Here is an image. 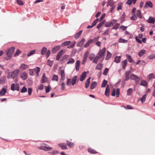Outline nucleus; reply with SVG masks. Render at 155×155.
I'll list each match as a JSON object with an SVG mask.
<instances>
[{"instance_id": "7c9ffc66", "label": "nucleus", "mask_w": 155, "mask_h": 155, "mask_svg": "<svg viewBox=\"0 0 155 155\" xmlns=\"http://www.w3.org/2000/svg\"><path fill=\"white\" fill-rule=\"evenodd\" d=\"M120 56L116 57L115 58L114 61L117 63H119L120 60Z\"/></svg>"}, {"instance_id": "9d476101", "label": "nucleus", "mask_w": 155, "mask_h": 155, "mask_svg": "<svg viewBox=\"0 0 155 155\" xmlns=\"http://www.w3.org/2000/svg\"><path fill=\"white\" fill-rule=\"evenodd\" d=\"M148 6H149L150 8L153 7V4L152 2L151 1H147L146 3L144 5V8H148Z\"/></svg>"}, {"instance_id": "e433bc0d", "label": "nucleus", "mask_w": 155, "mask_h": 155, "mask_svg": "<svg viewBox=\"0 0 155 155\" xmlns=\"http://www.w3.org/2000/svg\"><path fill=\"white\" fill-rule=\"evenodd\" d=\"M96 82H94L92 83L90 86V88L91 89H94L96 85Z\"/></svg>"}, {"instance_id": "6e6552de", "label": "nucleus", "mask_w": 155, "mask_h": 155, "mask_svg": "<svg viewBox=\"0 0 155 155\" xmlns=\"http://www.w3.org/2000/svg\"><path fill=\"white\" fill-rule=\"evenodd\" d=\"M38 149L43 150L45 151L50 150L52 149V148L51 147L46 146H41L39 147Z\"/></svg>"}, {"instance_id": "9b49d317", "label": "nucleus", "mask_w": 155, "mask_h": 155, "mask_svg": "<svg viewBox=\"0 0 155 155\" xmlns=\"http://www.w3.org/2000/svg\"><path fill=\"white\" fill-rule=\"evenodd\" d=\"M131 73L130 71H127L125 73V81H128L129 79V76Z\"/></svg>"}, {"instance_id": "13d9d810", "label": "nucleus", "mask_w": 155, "mask_h": 155, "mask_svg": "<svg viewBox=\"0 0 155 155\" xmlns=\"http://www.w3.org/2000/svg\"><path fill=\"white\" fill-rule=\"evenodd\" d=\"M75 44L76 42L75 41H74L73 42L72 44L71 45L68 46L67 48H72L74 47Z\"/></svg>"}, {"instance_id": "c756f323", "label": "nucleus", "mask_w": 155, "mask_h": 155, "mask_svg": "<svg viewBox=\"0 0 155 155\" xmlns=\"http://www.w3.org/2000/svg\"><path fill=\"white\" fill-rule=\"evenodd\" d=\"M122 63L123 68L125 69L127 64V60H125L122 61Z\"/></svg>"}, {"instance_id": "e2e57ef3", "label": "nucleus", "mask_w": 155, "mask_h": 155, "mask_svg": "<svg viewBox=\"0 0 155 155\" xmlns=\"http://www.w3.org/2000/svg\"><path fill=\"white\" fill-rule=\"evenodd\" d=\"M17 3L20 5H24L23 2L21 0H17Z\"/></svg>"}, {"instance_id": "a19ab883", "label": "nucleus", "mask_w": 155, "mask_h": 155, "mask_svg": "<svg viewBox=\"0 0 155 155\" xmlns=\"http://www.w3.org/2000/svg\"><path fill=\"white\" fill-rule=\"evenodd\" d=\"M133 91V89L132 88H129L127 91V94L128 96L130 95Z\"/></svg>"}, {"instance_id": "603ef678", "label": "nucleus", "mask_w": 155, "mask_h": 155, "mask_svg": "<svg viewBox=\"0 0 155 155\" xmlns=\"http://www.w3.org/2000/svg\"><path fill=\"white\" fill-rule=\"evenodd\" d=\"M116 20H113L111 22H110L109 23V24H107V27L108 26H112L113 25V24L115 23V22H116Z\"/></svg>"}, {"instance_id": "ea45409f", "label": "nucleus", "mask_w": 155, "mask_h": 155, "mask_svg": "<svg viewBox=\"0 0 155 155\" xmlns=\"http://www.w3.org/2000/svg\"><path fill=\"white\" fill-rule=\"evenodd\" d=\"M127 40H125L122 38H120L118 41V42L119 43H127Z\"/></svg>"}, {"instance_id": "ddd939ff", "label": "nucleus", "mask_w": 155, "mask_h": 155, "mask_svg": "<svg viewBox=\"0 0 155 155\" xmlns=\"http://www.w3.org/2000/svg\"><path fill=\"white\" fill-rule=\"evenodd\" d=\"M6 92L7 89L4 87L2 88L0 92V96H3L4 95Z\"/></svg>"}, {"instance_id": "774afa93", "label": "nucleus", "mask_w": 155, "mask_h": 155, "mask_svg": "<svg viewBox=\"0 0 155 155\" xmlns=\"http://www.w3.org/2000/svg\"><path fill=\"white\" fill-rule=\"evenodd\" d=\"M71 79H68L67 80L66 84L67 86H70L71 85Z\"/></svg>"}, {"instance_id": "bb28decb", "label": "nucleus", "mask_w": 155, "mask_h": 155, "mask_svg": "<svg viewBox=\"0 0 155 155\" xmlns=\"http://www.w3.org/2000/svg\"><path fill=\"white\" fill-rule=\"evenodd\" d=\"M90 79V77H89L86 80L85 85V87L86 88H87L89 86Z\"/></svg>"}, {"instance_id": "69168bd1", "label": "nucleus", "mask_w": 155, "mask_h": 155, "mask_svg": "<svg viewBox=\"0 0 155 155\" xmlns=\"http://www.w3.org/2000/svg\"><path fill=\"white\" fill-rule=\"evenodd\" d=\"M137 17L135 15H133L132 17H130L131 19L133 20H136L137 19Z\"/></svg>"}, {"instance_id": "0eeeda50", "label": "nucleus", "mask_w": 155, "mask_h": 155, "mask_svg": "<svg viewBox=\"0 0 155 155\" xmlns=\"http://www.w3.org/2000/svg\"><path fill=\"white\" fill-rule=\"evenodd\" d=\"M89 53V52L88 51H85V53L84 54V57L82 62V64H84L85 62L87 59L88 57V54Z\"/></svg>"}, {"instance_id": "f257e3e1", "label": "nucleus", "mask_w": 155, "mask_h": 155, "mask_svg": "<svg viewBox=\"0 0 155 155\" xmlns=\"http://www.w3.org/2000/svg\"><path fill=\"white\" fill-rule=\"evenodd\" d=\"M20 71L19 69H16L13 72H9L7 75V78L10 79L12 78L13 79L16 78L20 72Z\"/></svg>"}, {"instance_id": "6e6d98bb", "label": "nucleus", "mask_w": 155, "mask_h": 155, "mask_svg": "<svg viewBox=\"0 0 155 155\" xmlns=\"http://www.w3.org/2000/svg\"><path fill=\"white\" fill-rule=\"evenodd\" d=\"M127 57L129 62L130 63L132 62L133 61V60L132 59L131 56L130 55H127Z\"/></svg>"}, {"instance_id": "393cba45", "label": "nucleus", "mask_w": 155, "mask_h": 155, "mask_svg": "<svg viewBox=\"0 0 155 155\" xmlns=\"http://www.w3.org/2000/svg\"><path fill=\"white\" fill-rule=\"evenodd\" d=\"M88 151L90 153L92 154H96L97 153L95 150L92 149L91 148H88Z\"/></svg>"}, {"instance_id": "c03bdc74", "label": "nucleus", "mask_w": 155, "mask_h": 155, "mask_svg": "<svg viewBox=\"0 0 155 155\" xmlns=\"http://www.w3.org/2000/svg\"><path fill=\"white\" fill-rule=\"evenodd\" d=\"M58 75L54 74L52 80L58 81Z\"/></svg>"}, {"instance_id": "f8f14e48", "label": "nucleus", "mask_w": 155, "mask_h": 155, "mask_svg": "<svg viewBox=\"0 0 155 155\" xmlns=\"http://www.w3.org/2000/svg\"><path fill=\"white\" fill-rule=\"evenodd\" d=\"M147 21L149 23L153 24L155 21V19L153 17H150Z\"/></svg>"}, {"instance_id": "2f4dec72", "label": "nucleus", "mask_w": 155, "mask_h": 155, "mask_svg": "<svg viewBox=\"0 0 155 155\" xmlns=\"http://www.w3.org/2000/svg\"><path fill=\"white\" fill-rule=\"evenodd\" d=\"M59 146L61 148L62 150H66L67 148V146L65 145H64L62 143H59Z\"/></svg>"}, {"instance_id": "0e129e2a", "label": "nucleus", "mask_w": 155, "mask_h": 155, "mask_svg": "<svg viewBox=\"0 0 155 155\" xmlns=\"http://www.w3.org/2000/svg\"><path fill=\"white\" fill-rule=\"evenodd\" d=\"M155 58V54H152L150 55L149 56V58L150 59H152Z\"/></svg>"}, {"instance_id": "5701e85b", "label": "nucleus", "mask_w": 155, "mask_h": 155, "mask_svg": "<svg viewBox=\"0 0 155 155\" xmlns=\"http://www.w3.org/2000/svg\"><path fill=\"white\" fill-rule=\"evenodd\" d=\"M60 48V46H58L54 47L52 50V52L53 53L56 52L58 50H59Z\"/></svg>"}, {"instance_id": "c85d7f7f", "label": "nucleus", "mask_w": 155, "mask_h": 155, "mask_svg": "<svg viewBox=\"0 0 155 155\" xmlns=\"http://www.w3.org/2000/svg\"><path fill=\"white\" fill-rule=\"evenodd\" d=\"M147 83L146 81L144 80H142L140 83V85L142 86H147Z\"/></svg>"}, {"instance_id": "412c9836", "label": "nucleus", "mask_w": 155, "mask_h": 155, "mask_svg": "<svg viewBox=\"0 0 155 155\" xmlns=\"http://www.w3.org/2000/svg\"><path fill=\"white\" fill-rule=\"evenodd\" d=\"M67 144L68 146H69L70 148H73L74 146V143L70 141L69 140H67L66 141Z\"/></svg>"}, {"instance_id": "49530a36", "label": "nucleus", "mask_w": 155, "mask_h": 155, "mask_svg": "<svg viewBox=\"0 0 155 155\" xmlns=\"http://www.w3.org/2000/svg\"><path fill=\"white\" fill-rule=\"evenodd\" d=\"M107 85V81L106 80H104L103 81L102 85L101 87H105V86Z\"/></svg>"}, {"instance_id": "4d7b16f0", "label": "nucleus", "mask_w": 155, "mask_h": 155, "mask_svg": "<svg viewBox=\"0 0 155 155\" xmlns=\"http://www.w3.org/2000/svg\"><path fill=\"white\" fill-rule=\"evenodd\" d=\"M102 68V65L101 64H98L97 65V66H96V69L100 70Z\"/></svg>"}, {"instance_id": "5fc2aeb1", "label": "nucleus", "mask_w": 155, "mask_h": 155, "mask_svg": "<svg viewBox=\"0 0 155 155\" xmlns=\"http://www.w3.org/2000/svg\"><path fill=\"white\" fill-rule=\"evenodd\" d=\"M45 92L46 93H48L51 90V88L49 85L47 87H45Z\"/></svg>"}, {"instance_id": "680f3d73", "label": "nucleus", "mask_w": 155, "mask_h": 155, "mask_svg": "<svg viewBox=\"0 0 155 155\" xmlns=\"http://www.w3.org/2000/svg\"><path fill=\"white\" fill-rule=\"evenodd\" d=\"M116 97H118L119 96L120 94V89L119 88H117L116 89Z\"/></svg>"}, {"instance_id": "338daca9", "label": "nucleus", "mask_w": 155, "mask_h": 155, "mask_svg": "<svg viewBox=\"0 0 155 155\" xmlns=\"http://www.w3.org/2000/svg\"><path fill=\"white\" fill-rule=\"evenodd\" d=\"M119 26V24L118 23H117L113 27V29H117L118 28Z\"/></svg>"}, {"instance_id": "4c0bfd02", "label": "nucleus", "mask_w": 155, "mask_h": 155, "mask_svg": "<svg viewBox=\"0 0 155 155\" xmlns=\"http://www.w3.org/2000/svg\"><path fill=\"white\" fill-rule=\"evenodd\" d=\"M71 41H66L63 43L61 44L62 46H64L68 45L70 43Z\"/></svg>"}, {"instance_id": "f3484780", "label": "nucleus", "mask_w": 155, "mask_h": 155, "mask_svg": "<svg viewBox=\"0 0 155 155\" xmlns=\"http://www.w3.org/2000/svg\"><path fill=\"white\" fill-rule=\"evenodd\" d=\"M6 81V79L5 76H4L1 77L0 79V84H3Z\"/></svg>"}, {"instance_id": "c9c22d12", "label": "nucleus", "mask_w": 155, "mask_h": 155, "mask_svg": "<svg viewBox=\"0 0 155 155\" xmlns=\"http://www.w3.org/2000/svg\"><path fill=\"white\" fill-rule=\"evenodd\" d=\"M146 52V51L145 50H142L139 53L138 55L140 57L142 56Z\"/></svg>"}, {"instance_id": "a211bd4d", "label": "nucleus", "mask_w": 155, "mask_h": 155, "mask_svg": "<svg viewBox=\"0 0 155 155\" xmlns=\"http://www.w3.org/2000/svg\"><path fill=\"white\" fill-rule=\"evenodd\" d=\"M86 75V72H84L82 73V74L81 75L80 80L82 81L85 79Z\"/></svg>"}, {"instance_id": "79ce46f5", "label": "nucleus", "mask_w": 155, "mask_h": 155, "mask_svg": "<svg viewBox=\"0 0 155 155\" xmlns=\"http://www.w3.org/2000/svg\"><path fill=\"white\" fill-rule=\"evenodd\" d=\"M48 153L51 154H58L59 152L58 150H54L52 151L49 152Z\"/></svg>"}, {"instance_id": "4468645a", "label": "nucleus", "mask_w": 155, "mask_h": 155, "mask_svg": "<svg viewBox=\"0 0 155 155\" xmlns=\"http://www.w3.org/2000/svg\"><path fill=\"white\" fill-rule=\"evenodd\" d=\"M80 64V61L77 60L76 61V62L75 63V68L76 70L77 71H78L79 70Z\"/></svg>"}, {"instance_id": "72a5a7b5", "label": "nucleus", "mask_w": 155, "mask_h": 155, "mask_svg": "<svg viewBox=\"0 0 155 155\" xmlns=\"http://www.w3.org/2000/svg\"><path fill=\"white\" fill-rule=\"evenodd\" d=\"M147 78L150 80L153 78H155V77L154 76L153 74L152 73L148 75Z\"/></svg>"}, {"instance_id": "6ab92c4d", "label": "nucleus", "mask_w": 155, "mask_h": 155, "mask_svg": "<svg viewBox=\"0 0 155 155\" xmlns=\"http://www.w3.org/2000/svg\"><path fill=\"white\" fill-rule=\"evenodd\" d=\"M93 42V40L92 39H89L84 45V47L86 48L88 47Z\"/></svg>"}, {"instance_id": "37998d69", "label": "nucleus", "mask_w": 155, "mask_h": 155, "mask_svg": "<svg viewBox=\"0 0 155 155\" xmlns=\"http://www.w3.org/2000/svg\"><path fill=\"white\" fill-rule=\"evenodd\" d=\"M47 51V48L45 47L43 48L41 51V54L42 55H44L46 53Z\"/></svg>"}, {"instance_id": "a878e982", "label": "nucleus", "mask_w": 155, "mask_h": 155, "mask_svg": "<svg viewBox=\"0 0 155 155\" xmlns=\"http://www.w3.org/2000/svg\"><path fill=\"white\" fill-rule=\"evenodd\" d=\"M60 83L61 86V89L64 90L65 89V84L63 81H62L61 80L60 81Z\"/></svg>"}, {"instance_id": "052dcab7", "label": "nucleus", "mask_w": 155, "mask_h": 155, "mask_svg": "<svg viewBox=\"0 0 155 155\" xmlns=\"http://www.w3.org/2000/svg\"><path fill=\"white\" fill-rule=\"evenodd\" d=\"M99 20L98 18H97L96 20H95L92 23V25H93V26H94L96 24L97 22Z\"/></svg>"}, {"instance_id": "58836bf2", "label": "nucleus", "mask_w": 155, "mask_h": 155, "mask_svg": "<svg viewBox=\"0 0 155 155\" xmlns=\"http://www.w3.org/2000/svg\"><path fill=\"white\" fill-rule=\"evenodd\" d=\"M137 16L140 18H142V16L141 15V12L139 10H138L137 11Z\"/></svg>"}, {"instance_id": "473e14b6", "label": "nucleus", "mask_w": 155, "mask_h": 155, "mask_svg": "<svg viewBox=\"0 0 155 155\" xmlns=\"http://www.w3.org/2000/svg\"><path fill=\"white\" fill-rule=\"evenodd\" d=\"M147 96V94H146L141 98L140 100L142 103H143L145 101L146 97Z\"/></svg>"}, {"instance_id": "4be33fe9", "label": "nucleus", "mask_w": 155, "mask_h": 155, "mask_svg": "<svg viewBox=\"0 0 155 155\" xmlns=\"http://www.w3.org/2000/svg\"><path fill=\"white\" fill-rule=\"evenodd\" d=\"M83 31L82 30L78 32L74 36V38L76 39H77L79 38L80 36L82 34Z\"/></svg>"}, {"instance_id": "20e7f679", "label": "nucleus", "mask_w": 155, "mask_h": 155, "mask_svg": "<svg viewBox=\"0 0 155 155\" xmlns=\"http://www.w3.org/2000/svg\"><path fill=\"white\" fill-rule=\"evenodd\" d=\"M130 78L132 80H134L137 84H138L139 83L140 81V78L137 75L134 74H132L130 77Z\"/></svg>"}, {"instance_id": "aec40b11", "label": "nucleus", "mask_w": 155, "mask_h": 155, "mask_svg": "<svg viewBox=\"0 0 155 155\" xmlns=\"http://www.w3.org/2000/svg\"><path fill=\"white\" fill-rule=\"evenodd\" d=\"M85 41L84 38H82L81 40L77 44V46L78 47L82 46Z\"/></svg>"}, {"instance_id": "8fccbe9b", "label": "nucleus", "mask_w": 155, "mask_h": 155, "mask_svg": "<svg viewBox=\"0 0 155 155\" xmlns=\"http://www.w3.org/2000/svg\"><path fill=\"white\" fill-rule=\"evenodd\" d=\"M53 61L48 60L47 61V64L50 67H51L53 65Z\"/></svg>"}, {"instance_id": "de8ad7c7", "label": "nucleus", "mask_w": 155, "mask_h": 155, "mask_svg": "<svg viewBox=\"0 0 155 155\" xmlns=\"http://www.w3.org/2000/svg\"><path fill=\"white\" fill-rule=\"evenodd\" d=\"M29 71H30L29 72V74L30 75L33 76L35 74V73H34L35 71H34V69H29Z\"/></svg>"}, {"instance_id": "dca6fc26", "label": "nucleus", "mask_w": 155, "mask_h": 155, "mask_svg": "<svg viewBox=\"0 0 155 155\" xmlns=\"http://www.w3.org/2000/svg\"><path fill=\"white\" fill-rule=\"evenodd\" d=\"M28 67V66L24 64H21L19 68L21 70H25Z\"/></svg>"}, {"instance_id": "b1692460", "label": "nucleus", "mask_w": 155, "mask_h": 155, "mask_svg": "<svg viewBox=\"0 0 155 155\" xmlns=\"http://www.w3.org/2000/svg\"><path fill=\"white\" fill-rule=\"evenodd\" d=\"M77 78V76H74L72 79L71 81V83L73 85H74L75 84L76 82Z\"/></svg>"}, {"instance_id": "3c124183", "label": "nucleus", "mask_w": 155, "mask_h": 155, "mask_svg": "<svg viewBox=\"0 0 155 155\" xmlns=\"http://www.w3.org/2000/svg\"><path fill=\"white\" fill-rule=\"evenodd\" d=\"M104 21H103L98 24L97 26V28L98 29H99L102 26L104 25Z\"/></svg>"}, {"instance_id": "864d4df0", "label": "nucleus", "mask_w": 155, "mask_h": 155, "mask_svg": "<svg viewBox=\"0 0 155 155\" xmlns=\"http://www.w3.org/2000/svg\"><path fill=\"white\" fill-rule=\"evenodd\" d=\"M35 52V51L34 50H33L31 51L29 53H28L27 55L28 57H29L31 55L34 54Z\"/></svg>"}, {"instance_id": "39448f33", "label": "nucleus", "mask_w": 155, "mask_h": 155, "mask_svg": "<svg viewBox=\"0 0 155 155\" xmlns=\"http://www.w3.org/2000/svg\"><path fill=\"white\" fill-rule=\"evenodd\" d=\"M11 89L12 90L14 91L15 90L19 91V86L18 84H12L11 87Z\"/></svg>"}, {"instance_id": "cd10ccee", "label": "nucleus", "mask_w": 155, "mask_h": 155, "mask_svg": "<svg viewBox=\"0 0 155 155\" xmlns=\"http://www.w3.org/2000/svg\"><path fill=\"white\" fill-rule=\"evenodd\" d=\"M47 78L45 76V74L44 73L42 77L41 82L42 83L45 82L47 81Z\"/></svg>"}, {"instance_id": "2eb2a0df", "label": "nucleus", "mask_w": 155, "mask_h": 155, "mask_svg": "<svg viewBox=\"0 0 155 155\" xmlns=\"http://www.w3.org/2000/svg\"><path fill=\"white\" fill-rule=\"evenodd\" d=\"M68 58V56L66 55H64L61 60V62L62 64L65 62L67 60Z\"/></svg>"}, {"instance_id": "09e8293b", "label": "nucleus", "mask_w": 155, "mask_h": 155, "mask_svg": "<svg viewBox=\"0 0 155 155\" xmlns=\"http://www.w3.org/2000/svg\"><path fill=\"white\" fill-rule=\"evenodd\" d=\"M27 88L25 86L23 87L21 90V92L22 93H24L27 91Z\"/></svg>"}, {"instance_id": "1a4fd4ad", "label": "nucleus", "mask_w": 155, "mask_h": 155, "mask_svg": "<svg viewBox=\"0 0 155 155\" xmlns=\"http://www.w3.org/2000/svg\"><path fill=\"white\" fill-rule=\"evenodd\" d=\"M60 74L61 75V80L63 81L65 79V74L64 69H62L61 70Z\"/></svg>"}, {"instance_id": "f03ea898", "label": "nucleus", "mask_w": 155, "mask_h": 155, "mask_svg": "<svg viewBox=\"0 0 155 155\" xmlns=\"http://www.w3.org/2000/svg\"><path fill=\"white\" fill-rule=\"evenodd\" d=\"M105 51V48H104L101 51H100L98 54V55H99V56H97L95 57L93 61V62L97 64L99 57L102 58L103 56Z\"/></svg>"}, {"instance_id": "7ed1b4c3", "label": "nucleus", "mask_w": 155, "mask_h": 155, "mask_svg": "<svg viewBox=\"0 0 155 155\" xmlns=\"http://www.w3.org/2000/svg\"><path fill=\"white\" fill-rule=\"evenodd\" d=\"M15 50V48L14 47H12L9 49L6 53L7 57L6 58L7 60L11 59L12 56Z\"/></svg>"}, {"instance_id": "bf43d9fd", "label": "nucleus", "mask_w": 155, "mask_h": 155, "mask_svg": "<svg viewBox=\"0 0 155 155\" xmlns=\"http://www.w3.org/2000/svg\"><path fill=\"white\" fill-rule=\"evenodd\" d=\"M34 71H35L36 73H39L40 71V68L39 67H36V68L34 69Z\"/></svg>"}, {"instance_id": "f704fd0d", "label": "nucleus", "mask_w": 155, "mask_h": 155, "mask_svg": "<svg viewBox=\"0 0 155 155\" xmlns=\"http://www.w3.org/2000/svg\"><path fill=\"white\" fill-rule=\"evenodd\" d=\"M74 61H75L74 59L70 58L69 59V61L67 63V64H73L74 62Z\"/></svg>"}, {"instance_id": "a18cd8bd", "label": "nucleus", "mask_w": 155, "mask_h": 155, "mask_svg": "<svg viewBox=\"0 0 155 155\" xmlns=\"http://www.w3.org/2000/svg\"><path fill=\"white\" fill-rule=\"evenodd\" d=\"M123 4L122 3H119L118 4L117 7V10L119 11L120 10H121Z\"/></svg>"}, {"instance_id": "423d86ee", "label": "nucleus", "mask_w": 155, "mask_h": 155, "mask_svg": "<svg viewBox=\"0 0 155 155\" xmlns=\"http://www.w3.org/2000/svg\"><path fill=\"white\" fill-rule=\"evenodd\" d=\"M20 77L23 80H25L28 77V74L26 72L23 71L21 74Z\"/></svg>"}]
</instances>
